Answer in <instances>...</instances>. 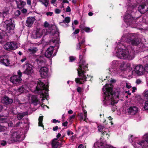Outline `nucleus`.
<instances>
[{
    "instance_id": "49530a36",
    "label": "nucleus",
    "mask_w": 148,
    "mask_h": 148,
    "mask_svg": "<svg viewBox=\"0 0 148 148\" xmlns=\"http://www.w3.org/2000/svg\"><path fill=\"white\" fill-rule=\"evenodd\" d=\"M75 57L73 56H71L69 57L70 61L73 62L75 60Z\"/></svg>"
},
{
    "instance_id": "b1692460",
    "label": "nucleus",
    "mask_w": 148,
    "mask_h": 148,
    "mask_svg": "<svg viewBox=\"0 0 148 148\" xmlns=\"http://www.w3.org/2000/svg\"><path fill=\"white\" fill-rule=\"evenodd\" d=\"M17 6L19 8H22L26 4V2L21 0H15Z\"/></svg>"
},
{
    "instance_id": "052dcab7",
    "label": "nucleus",
    "mask_w": 148,
    "mask_h": 148,
    "mask_svg": "<svg viewBox=\"0 0 148 148\" xmlns=\"http://www.w3.org/2000/svg\"><path fill=\"white\" fill-rule=\"evenodd\" d=\"M27 2L28 5H31V1L30 0H27Z\"/></svg>"
},
{
    "instance_id": "69168bd1",
    "label": "nucleus",
    "mask_w": 148,
    "mask_h": 148,
    "mask_svg": "<svg viewBox=\"0 0 148 148\" xmlns=\"http://www.w3.org/2000/svg\"><path fill=\"white\" fill-rule=\"evenodd\" d=\"M75 115L73 114V115H72L70 117H69L70 120H71L72 119H74L75 117Z\"/></svg>"
},
{
    "instance_id": "4d7b16f0",
    "label": "nucleus",
    "mask_w": 148,
    "mask_h": 148,
    "mask_svg": "<svg viewBox=\"0 0 148 148\" xmlns=\"http://www.w3.org/2000/svg\"><path fill=\"white\" fill-rule=\"evenodd\" d=\"M73 133L71 131H70L69 130H68L67 131V135L69 136L71 135H72L73 134Z\"/></svg>"
},
{
    "instance_id": "2eb2a0df",
    "label": "nucleus",
    "mask_w": 148,
    "mask_h": 148,
    "mask_svg": "<svg viewBox=\"0 0 148 148\" xmlns=\"http://www.w3.org/2000/svg\"><path fill=\"white\" fill-rule=\"evenodd\" d=\"M48 69L46 66L41 67L39 71L41 77L42 78H46L48 77Z\"/></svg>"
},
{
    "instance_id": "bf43d9fd",
    "label": "nucleus",
    "mask_w": 148,
    "mask_h": 148,
    "mask_svg": "<svg viewBox=\"0 0 148 148\" xmlns=\"http://www.w3.org/2000/svg\"><path fill=\"white\" fill-rule=\"evenodd\" d=\"M58 126H56L55 127H54L53 128V130L54 131H56L58 129Z\"/></svg>"
},
{
    "instance_id": "cd10ccee",
    "label": "nucleus",
    "mask_w": 148,
    "mask_h": 148,
    "mask_svg": "<svg viewBox=\"0 0 148 148\" xmlns=\"http://www.w3.org/2000/svg\"><path fill=\"white\" fill-rule=\"evenodd\" d=\"M59 145V143L57 141V139H56L53 140L52 144L53 148H57Z\"/></svg>"
},
{
    "instance_id": "f704fd0d",
    "label": "nucleus",
    "mask_w": 148,
    "mask_h": 148,
    "mask_svg": "<svg viewBox=\"0 0 148 148\" xmlns=\"http://www.w3.org/2000/svg\"><path fill=\"white\" fill-rule=\"evenodd\" d=\"M98 130L101 133L103 132V131L105 130L106 129H104V127L103 126L101 125H99L98 127Z\"/></svg>"
},
{
    "instance_id": "3c124183",
    "label": "nucleus",
    "mask_w": 148,
    "mask_h": 148,
    "mask_svg": "<svg viewBox=\"0 0 148 148\" xmlns=\"http://www.w3.org/2000/svg\"><path fill=\"white\" fill-rule=\"evenodd\" d=\"M6 144V142L5 141L3 140L1 143V145L5 146Z\"/></svg>"
},
{
    "instance_id": "72a5a7b5",
    "label": "nucleus",
    "mask_w": 148,
    "mask_h": 148,
    "mask_svg": "<svg viewBox=\"0 0 148 148\" xmlns=\"http://www.w3.org/2000/svg\"><path fill=\"white\" fill-rule=\"evenodd\" d=\"M8 11L7 10L6 11H3V12H0V17H2L4 18L8 13Z\"/></svg>"
},
{
    "instance_id": "39448f33",
    "label": "nucleus",
    "mask_w": 148,
    "mask_h": 148,
    "mask_svg": "<svg viewBox=\"0 0 148 148\" xmlns=\"http://www.w3.org/2000/svg\"><path fill=\"white\" fill-rule=\"evenodd\" d=\"M58 36L59 34L57 33L50 34V37L52 39L50 40V44L52 45L53 44L54 45L51 46L47 49L45 53V56L46 57L49 58L51 57L52 56L54 47H55L56 46H58L59 40Z\"/></svg>"
},
{
    "instance_id": "680f3d73",
    "label": "nucleus",
    "mask_w": 148,
    "mask_h": 148,
    "mask_svg": "<svg viewBox=\"0 0 148 148\" xmlns=\"http://www.w3.org/2000/svg\"><path fill=\"white\" fill-rule=\"evenodd\" d=\"M22 12L23 13H26L27 12V10L26 9H23L22 10Z\"/></svg>"
},
{
    "instance_id": "6e6d98bb",
    "label": "nucleus",
    "mask_w": 148,
    "mask_h": 148,
    "mask_svg": "<svg viewBox=\"0 0 148 148\" xmlns=\"http://www.w3.org/2000/svg\"><path fill=\"white\" fill-rule=\"evenodd\" d=\"M82 88L80 87H78L77 89V91L79 92L80 93L82 91Z\"/></svg>"
},
{
    "instance_id": "6e6552de",
    "label": "nucleus",
    "mask_w": 148,
    "mask_h": 148,
    "mask_svg": "<svg viewBox=\"0 0 148 148\" xmlns=\"http://www.w3.org/2000/svg\"><path fill=\"white\" fill-rule=\"evenodd\" d=\"M19 47V45L15 42H7L4 45V49L8 51L14 50Z\"/></svg>"
},
{
    "instance_id": "c03bdc74",
    "label": "nucleus",
    "mask_w": 148,
    "mask_h": 148,
    "mask_svg": "<svg viewBox=\"0 0 148 148\" xmlns=\"http://www.w3.org/2000/svg\"><path fill=\"white\" fill-rule=\"evenodd\" d=\"M144 72L145 71L146 72H148V64H147L145 66L144 68Z\"/></svg>"
},
{
    "instance_id": "8fccbe9b",
    "label": "nucleus",
    "mask_w": 148,
    "mask_h": 148,
    "mask_svg": "<svg viewBox=\"0 0 148 148\" xmlns=\"http://www.w3.org/2000/svg\"><path fill=\"white\" fill-rule=\"evenodd\" d=\"M20 14V12L19 10H16L15 12V14L16 16H18Z\"/></svg>"
},
{
    "instance_id": "e433bc0d",
    "label": "nucleus",
    "mask_w": 148,
    "mask_h": 148,
    "mask_svg": "<svg viewBox=\"0 0 148 148\" xmlns=\"http://www.w3.org/2000/svg\"><path fill=\"white\" fill-rule=\"evenodd\" d=\"M9 136L8 134L7 133H4L3 134L2 137L3 138L7 140V141L8 142V139H9V138H8Z\"/></svg>"
},
{
    "instance_id": "ddd939ff",
    "label": "nucleus",
    "mask_w": 148,
    "mask_h": 148,
    "mask_svg": "<svg viewBox=\"0 0 148 148\" xmlns=\"http://www.w3.org/2000/svg\"><path fill=\"white\" fill-rule=\"evenodd\" d=\"M118 61L116 60H114L112 62L111 66L109 68V69L110 71L112 74L115 75L118 73L116 67L118 65Z\"/></svg>"
},
{
    "instance_id": "aec40b11",
    "label": "nucleus",
    "mask_w": 148,
    "mask_h": 148,
    "mask_svg": "<svg viewBox=\"0 0 148 148\" xmlns=\"http://www.w3.org/2000/svg\"><path fill=\"white\" fill-rule=\"evenodd\" d=\"M70 21V18L69 17H66L65 19L62 22H60L59 24L60 25L64 27H66L68 26V23Z\"/></svg>"
},
{
    "instance_id": "2f4dec72",
    "label": "nucleus",
    "mask_w": 148,
    "mask_h": 148,
    "mask_svg": "<svg viewBox=\"0 0 148 148\" xmlns=\"http://www.w3.org/2000/svg\"><path fill=\"white\" fill-rule=\"evenodd\" d=\"M78 42L82 45L85 42L84 38L82 36L78 38Z\"/></svg>"
},
{
    "instance_id": "412c9836",
    "label": "nucleus",
    "mask_w": 148,
    "mask_h": 148,
    "mask_svg": "<svg viewBox=\"0 0 148 148\" xmlns=\"http://www.w3.org/2000/svg\"><path fill=\"white\" fill-rule=\"evenodd\" d=\"M13 100L12 99L6 96H5L1 100V102L6 105L11 104Z\"/></svg>"
},
{
    "instance_id": "4c0bfd02",
    "label": "nucleus",
    "mask_w": 148,
    "mask_h": 148,
    "mask_svg": "<svg viewBox=\"0 0 148 148\" xmlns=\"http://www.w3.org/2000/svg\"><path fill=\"white\" fill-rule=\"evenodd\" d=\"M125 63L123 62L121 63L120 65V68L121 70H125L126 69V66H125Z\"/></svg>"
},
{
    "instance_id": "a211bd4d",
    "label": "nucleus",
    "mask_w": 148,
    "mask_h": 148,
    "mask_svg": "<svg viewBox=\"0 0 148 148\" xmlns=\"http://www.w3.org/2000/svg\"><path fill=\"white\" fill-rule=\"evenodd\" d=\"M143 138V140H142V148H148V133L144 135Z\"/></svg>"
},
{
    "instance_id": "e2e57ef3",
    "label": "nucleus",
    "mask_w": 148,
    "mask_h": 148,
    "mask_svg": "<svg viewBox=\"0 0 148 148\" xmlns=\"http://www.w3.org/2000/svg\"><path fill=\"white\" fill-rule=\"evenodd\" d=\"M68 122L67 121H66L62 123V125L64 126H66L67 125Z\"/></svg>"
},
{
    "instance_id": "bb28decb",
    "label": "nucleus",
    "mask_w": 148,
    "mask_h": 148,
    "mask_svg": "<svg viewBox=\"0 0 148 148\" xmlns=\"http://www.w3.org/2000/svg\"><path fill=\"white\" fill-rule=\"evenodd\" d=\"M38 50L37 47H31L28 49V52L30 54H34Z\"/></svg>"
},
{
    "instance_id": "5fc2aeb1",
    "label": "nucleus",
    "mask_w": 148,
    "mask_h": 148,
    "mask_svg": "<svg viewBox=\"0 0 148 148\" xmlns=\"http://www.w3.org/2000/svg\"><path fill=\"white\" fill-rule=\"evenodd\" d=\"M53 123H59L60 121L58 120H57L55 119H53L52 121Z\"/></svg>"
},
{
    "instance_id": "1a4fd4ad",
    "label": "nucleus",
    "mask_w": 148,
    "mask_h": 148,
    "mask_svg": "<svg viewBox=\"0 0 148 148\" xmlns=\"http://www.w3.org/2000/svg\"><path fill=\"white\" fill-rule=\"evenodd\" d=\"M132 135H131L129 138V141L135 148H142V141H138Z\"/></svg>"
},
{
    "instance_id": "5701e85b",
    "label": "nucleus",
    "mask_w": 148,
    "mask_h": 148,
    "mask_svg": "<svg viewBox=\"0 0 148 148\" xmlns=\"http://www.w3.org/2000/svg\"><path fill=\"white\" fill-rule=\"evenodd\" d=\"M28 97L30 99L31 98L32 103H33L35 105H36L38 103V100L36 96L35 95H32L30 94L29 95Z\"/></svg>"
},
{
    "instance_id": "20e7f679",
    "label": "nucleus",
    "mask_w": 148,
    "mask_h": 148,
    "mask_svg": "<svg viewBox=\"0 0 148 148\" xmlns=\"http://www.w3.org/2000/svg\"><path fill=\"white\" fill-rule=\"evenodd\" d=\"M38 84L36 87V89L34 90L35 93H38L40 95V96L45 98H47L48 96V82L41 79L38 81Z\"/></svg>"
},
{
    "instance_id": "4468645a",
    "label": "nucleus",
    "mask_w": 148,
    "mask_h": 148,
    "mask_svg": "<svg viewBox=\"0 0 148 148\" xmlns=\"http://www.w3.org/2000/svg\"><path fill=\"white\" fill-rule=\"evenodd\" d=\"M48 33V32L45 29H44L42 30L37 29L33 34V37L35 39L40 38L43 34L46 35Z\"/></svg>"
},
{
    "instance_id": "9b49d317",
    "label": "nucleus",
    "mask_w": 148,
    "mask_h": 148,
    "mask_svg": "<svg viewBox=\"0 0 148 148\" xmlns=\"http://www.w3.org/2000/svg\"><path fill=\"white\" fill-rule=\"evenodd\" d=\"M136 19H134L131 15L127 13L125 14L124 17V21L128 25H131L136 22Z\"/></svg>"
},
{
    "instance_id": "473e14b6",
    "label": "nucleus",
    "mask_w": 148,
    "mask_h": 148,
    "mask_svg": "<svg viewBox=\"0 0 148 148\" xmlns=\"http://www.w3.org/2000/svg\"><path fill=\"white\" fill-rule=\"evenodd\" d=\"M26 114L24 112L21 113H19L17 115V118L19 120L21 119Z\"/></svg>"
},
{
    "instance_id": "09e8293b",
    "label": "nucleus",
    "mask_w": 148,
    "mask_h": 148,
    "mask_svg": "<svg viewBox=\"0 0 148 148\" xmlns=\"http://www.w3.org/2000/svg\"><path fill=\"white\" fill-rule=\"evenodd\" d=\"M49 26V24L47 21H45L44 23V26L45 27H47Z\"/></svg>"
},
{
    "instance_id": "0e129e2a",
    "label": "nucleus",
    "mask_w": 148,
    "mask_h": 148,
    "mask_svg": "<svg viewBox=\"0 0 148 148\" xmlns=\"http://www.w3.org/2000/svg\"><path fill=\"white\" fill-rule=\"evenodd\" d=\"M102 134L103 135H108V134L107 133V132L104 130V131H103V132H102Z\"/></svg>"
},
{
    "instance_id": "f03ea898",
    "label": "nucleus",
    "mask_w": 148,
    "mask_h": 148,
    "mask_svg": "<svg viewBox=\"0 0 148 148\" xmlns=\"http://www.w3.org/2000/svg\"><path fill=\"white\" fill-rule=\"evenodd\" d=\"M103 90L104 94V98L103 101L104 105L113 106L114 104L117 103V101L115 99L119 98V93L113 92L111 85L106 84L103 88Z\"/></svg>"
},
{
    "instance_id": "9d476101",
    "label": "nucleus",
    "mask_w": 148,
    "mask_h": 148,
    "mask_svg": "<svg viewBox=\"0 0 148 148\" xmlns=\"http://www.w3.org/2000/svg\"><path fill=\"white\" fill-rule=\"evenodd\" d=\"M144 73V67L141 65H137L132 71L133 74H136L138 76L143 75Z\"/></svg>"
},
{
    "instance_id": "603ef678",
    "label": "nucleus",
    "mask_w": 148,
    "mask_h": 148,
    "mask_svg": "<svg viewBox=\"0 0 148 148\" xmlns=\"http://www.w3.org/2000/svg\"><path fill=\"white\" fill-rule=\"evenodd\" d=\"M53 12H49L46 13V14L48 16H51L53 14Z\"/></svg>"
},
{
    "instance_id": "58836bf2",
    "label": "nucleus",
    "mask_w": 148,
    "mask_h": 148,
    "mask_svg": "<svg viewBox=\"0 0 148 148\" xmlns=\"http://www.w3.org/2000/svg\"><path fill=\"white\" fill-rule=\"evenodd\" d=\"M42 59H43V57H41L40 58V59L41 60H38V63H39L40 64H45V61H44L43 60H42Z\"/></svg>"
},
{
    "instance_id": "c756f323",
    "label": "nucleus",
    "mask_w": 148,
    "mask_h": 148,
    "mask_svg": "<svg viewBox=\"0 0 148 148\" xmlns=\"http://www.w3.org/2000/svg\"><path fill=\"white\" fill-rule=\"evenodd\" d=\"M43 116H40L39 117L38 119V126H39L42 127L44 129V126L42 123V122L43 120Z\"/></svg>"
},
{
    "instance_id": "6ab92c4d",
    "label": "nucleus",
    "mask_w": 148,
    "mask_h": 148,
    "mask_svg": "<svg viewBox=\"0 0 148 148\" xmlns=\"http://www.w3.org/2000/svg\"><path fill=\"white\" fill-rule=\"evenodd\" d=\"M0 62L6 66H8L10 64V61L7 56L0 57Z\"/></svg>"
},
{
    "instance_id": "dca6fc26",
    "label": "nucleus",
    "mask_w": 148,
    "mask_h": 148,
    "mask_svg": "<svg viewBox=\"0 0 148 148\" xmlns=\"http://www.w3.org/2000/svg\"><path fill=\"white\" fill-rule=\"evenodd\" d=\"M29 87L27 84H26L23 85L21 87H19L17 91L15 93L16 95H18L28 90Z\"/></svg>"
},
{
    "instance_id": "13d9d810",
    "label": "nucleus",
    "mask_w": 148,
    "mask_h": 148,
    "mask_svg": "<svg viewBox=\"0 0 148 148\" xmlns=\"http://www.w3.org/2000/svg\"><path fill=\"white\" fill-rule=\"evenodd\" d=\"M79 29H76L75 30V32H73V34H78V33H79Z\"/></svg>"
},
{
    "instance_id": "774afa93",
    "label": "nucleus",
    "mask_w": 148,
    "mask_h": 148,
    "mask_svg": "<svg viewBox=\"0 0 148 148\" xmlns=\"http://www.w3.org/2000/svg\"><path fill=\"white\" fill-rule=\"evenodd\" d=\"M126 86L127 88H129L131 87L130 84H128L127 83H126Z\"/></svg>"
},
{
    "instance_id": "f8f14e48",
    "label": "nucleus",
    "mask_w": 148,
    "mask_h": 148,
    "mask_svg": "<svg viewBox=\"0 0 148 148\" xmlns=\"http://www.w3.org/2000/svg\"><path fill=\"white\" fill-rule=\"evenodd\" d=\"M18 74L19 76L15 75L12 77L10 80L13 84H16L20 83L22 80L21 77V76L22 73L20 70L18 71Z\"/></svg>"
},
{
    "instance_id": "79ce46f5",
    "label": "nucleus",
    "mask_w": 148,
    "mask_h": 148,
    "mask_svg": "<svg viewBox=\"0 0 148 148\" xmlns=\"http://www.w3.org/2000/svg\"><path fill=\"white\" fill-rule=\"evenodd\" d=\"M82 44L78 42V43L76 45V49L77 50H79L81 49V45Z\"/></svg>"
},
{
    "instance_id": "0eeeda50",
    "label": "nucleus",
    "mask_w": 148,
    "mask_h": 148,
    "mask_svg": "<svg viewBox=\"0 0 148 148\" xmlns=\"http://www.w3.org/2000/svg\"><path fill=\"white\" fill-rule=\"evenodd\" d=\"M10 136L9 139H8V142L9 143L21 141L24 139L23 136L21 134L20 132L14 130L11 131Z\"/></svg>"
},
{
    "instance_id": "7c9ffc66",
    "label": "nucleus",
    "mask_w": 148,
    "mask_h": 148,
    "mask_svg": "<svg viewBox=\"0 0 148 148\" xmlns=\"http://www.w3.org/2000/svg\"><path fill=\"white\" fill-rule=\"evenodd\" d=\"M40 2L46 7H47L49 4V0H39Z\"/></svg>"
},
{
    "instance_id": "423d86ee",
    "label": "nucleus",
    "mask_w": 148,
    "mask_h": 148,
    "mask_svg": "<svg viewBox=\"0 0 148 148\" xmlns=\"http://www.w3.org/2000/svg\"><path fill=\"white\" fill-rule=\"evenodd\" d=\"M2 24H4V26L5 29V32L7 35H10L14 33V29L15 26L14 21L11 19H6L2 23Z\"/></svg>"
},
{
    "instance_id": "de8ad7c7",
    "label": "nucleus",
    "mask_w": 148,
    "mask_h": 148,
    "mask_svg": "<svg viewBox=\"0 0 148 148\" xmlns=\"http://www.w3.org/2000/svg\"><path fill=\"white\" fill-rule=\"evenodd\" d=\"M125 66L126 69L127 68H130V67L131 64L130 63H125Z\"/></svg>"
},
{
    "instance_id": "ea45409f",
    "label": "nucleus",
    "mask_w": 148,
    "mask_h": 148,
    "mask_svg": "<svg viewBox=\"0 0 148 148\" xmlns=\"http://www.w3.org/2000/svg\"><path fill=\"white\" fill-rule=\"evenodd\" d=\"M6 130L7 127H6L0 125V132L4 131Z\"/></svg>"
},
{
    "instance_id": "c9c22d12",
    "label": "nucleus",
    "mask_w": 148,
    "mask_h": 148,
    "mask_svg": "<svg viewBox=\"0 0 148 148\" xmlns=\"http://www.w3.org/2000/svg\"><path fill=\"white\" fill-rule=\"evenodd\" d=\"M144 96L145 99L148 100V89L145 90L143 92Z\"/></svg>"
},
{
    "instance_id": "a878e982",
    "label": "nucleus",
    "mask_w": 148,
    "mask_h": 148,
    "mask_svg": "<svg viewBox=\"0 0 148 148\" xmlns=\"http://www.w3.org/2000/svg\"><path fill=\"white\" fill-rule=\"evenodd\" d=\"M87 116V112H84V114L82 113H80L78 115V118L81 120L84 119V121L87 122L86 117Z\"/></svg>"
},
{
    "instance_id": "c85d7f7f",
    "label": "nucleus",
    "mask_w": 148,
    "mask_h": 148,
    "mask_svg": "<svg viewBox=\"0 0 148 148\" xmlns=\"http://www.w3.org/2000/svg\"><path fill=\"white\" fill-rule=\"evenodd\" d=\"M9 119L7 116H0V122L1 123L6 122L8 121Z\"/></svg>"
},
{
    "instance_id": "37998d69",
    "label": "nucleus",
    "mask_w": 148,
    "mask_h": 148,
    "mask_svg": "<svg viewBox=\"0 0 148 148\" xmlns=\"http://www.w3.org/2000/svg\"><path fill=\"white\" fill-rule=\"evenodd\" d=\"M61 11V10L57 8L55 9V12L56 14L60 13Z\"/></svg>"
},
{
    "instance_id": "a19ab883",
    "label": "nucleus",
    "mask_w": 148,
    "mask_h": 148,
    "mask_svg": "<svg viewBox=\"0 0 148 148\" xmlns=\"http://www.w3.org/2000/svg\"><path fill=\"white\" fill-rule=\"evenodd\" d=\"M144 108L145 110H148V101L145 102Z\"/></svg>"
},
{
    "instance_id": "a18cd8bd",
    "label": "nucleus",
    "mask_w": 148,
    "mask_h": 148,
    "mask_svg": "<svg viewBox=\"0 0 148 148\" xmlns=\"http://www.w3.org/2000/svg\"><path fill=\"white\" fill-rule=\"evenodd\" d=\"M84 30L86 32H90V29L89 27H85L84 28Z\"/></svg>"
},
{
    "instance_id": "338daca9",
    "label": "nucleus",
    "mask_w": 148,
    "mask_h": 148,
    "mask_svg": "<svg viewBox=\"0 0 148 148\" xmlns=\"http://www.w3.org/2000/svg\"><path fill=\"white\" fill-rule=\"evenodd\" d=\"M56 1V0H52L51 1V3L53 5L55 4Z\"/></svg>"
},
{
    "instance_id": "864d4df0",
    "label": "nucleus",
    "mask_w": 148,
    "mask_h": 148,
    "mask_svg": "<svg viewBox=\"0 0 148 148\" xmlns=\"http://www.w3.org/2000/svg\"><path fill=\"white\" fill-rule=\"evenodd\" d=\"M66 12H70L71 11V9L70 7L68 6L66 8Z\"/></svg>"
},
{
    "instance_id": "4be33fe9",
    "label": "nucleus",
    "mask_w": 148,
    "mask_h": 148,
    "mask_svg": "<svg viewBox=\"0 0 148 148\" xmlns=\"http://www.w3.org/2000/svg\"><path fill=\"white\" fill-rule=\"evenodd\" d=\"M35 20L34 17H30L27 18L26 22V25L27 27H31L33 25Z\"/></svg>"
},
{
    "instance_id": "393cba45",
    "label": "nucleus",
    "mask_w": 148,
    "mask_h": 148,
    "mask_svg": "<svg viewBox=\"0 0 148 148\" xmlns=\"http://www.w3.org/2000/svg\"><path fill=\"white\" fill-rule=\"evenodd\" d=\"M32 73V68L29 65L26 64V68L23 72V73L27 75H29Z\"/></svg>"
},
{
    "instance_id": "7ed1b4c3",
    "label": "nucleus",
    "mask_w": 148,
    "mask_h": 148,
    "mask_svg": "<svg viewBox=\"0 0 148 148\" xmlns=\"http://www.w3.org/2000/svg\"><path fill=\"white\" fill-rule=\"evenodd\" d=\"M79 66L77 69L79 77L75 79V81L77 84H82L88 79V75H87V76L86 74V71L88 68V64L86 63L81 54L79 55Z\"/></svg>"
},
{
    "instance_id": "f3484780",
    "label": "nucleus",
    "mask_w": 148,
    "mask_h": 148,
    "mask_svg": "<svg viewBox=\"0 0 148 148\" xmlns=\"http://www.w3.org/2000/svg\"><path fill=\"white\" fill-rule=\"evenodd\" d=\"M138 108L136 106H131L127 109V111L130 114L135 115L138 113Z\"/></svg>"
},
{
    "instance_id": "f257e3e1",
    "label": "nucleus",
    "mask_w": 148,
    "mask_h": 148,
    "mask_svg": "<svg viewBox=\"0 0 148 148\" xmlns=\"http://www.w3.org/2000/svg\"><path fill=\"white\" fill-rule=\"evenodd\" d=\"M123 41L130 42L133 45H137L140 42L138 35L133 34H130L127 35H123L117 44V47L115 49L116 56L119 58L131 60L134 58V53L132 52H130L127 49H124L125 46L122 42Z\"/></svg>"
}]
</instances>
